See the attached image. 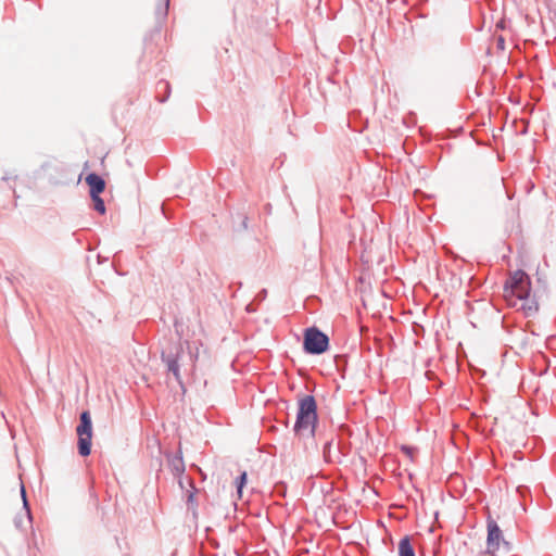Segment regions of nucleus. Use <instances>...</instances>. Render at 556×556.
Segmentation results:
<instances>
[{
  "label": "nucleus",
  "instance_id": "12",
  "mask_svg": "<svg viewBox=\"0 0 556 556\" xmlns=\"http://www.w3.org/2000/svg\"><path fill=\"white\" fill-rule=\"evenodd\" d=\"M156 92H157L156 99L162 103L165 102L169 98V94H170L169 83L164 79L159 80L156 84Z\"/></svg>",
  "mask_w": 556,
  "mask_h": 556
},
{
  "label": "nucleus",
  "instance_id": "19",
  "mask_svg": "<svg viewBox=\"0 0 556 556\" xmlns=\"http://www.w3.org/2000/svg\"><path fill=\"white\" fill-rule=\"evenodd\" d=\"M169 0H164V4L156 9V14L166 16L168 12Z\"/></svg>",
  "mask_w": 556,
  "mask_h": 556
},
{
  "label": "nucleus",
  "instance_id": "27",
  "mask_svg": "<svg viewBox=\"0 0 556 556\" xmlns=\"http://www.w3.org/2000/svg\"><path fill=\"white\" fill-rule=\"evenodd\" d=\"M488 556H494V555H488Z\"/></svg>",
  "mask_w": 556,
  "mask_h": 556
},
{
  "label": "nucleus",
  "instance_id": "17",
  "mask_svg": "<svg viewBox=\"0 0 556 556\" xmlns=\"http://www.w3.org/2000/svg\"><path fill=\"white\" fill-rule=\"evenodd\" d=\"M274 492L279 496H286L287 493V485L285 482L279 481L274 485Z\"/></svg>",
  "mask_w": 556,
  "mask_h": 556
},
{
  "label": "nucleus",
  "instance_id": "8",
  "mask_svg": "<svg viewBox=\"0 0 556 556\" xmlns=\"http://www.w3.org/2000/svg\"><path fill=\"white\" fill-rule=\"evenodd\" d=\"M333 439L327 440L323 446V457L327 464H341V454L332 450Z\"/></svg>",
  "mask_w": 556,
  "mask_h": 556
},
{
  "label": "nucleus",
  "instance_id": "2",
  "mask_svg": "<svg viewBox=\"0 0 556 556\" xmlns=\"http://www.w3.org/2000/svg\"><path fill=\"white\" fill-rule=\"evenodd\" d=\"M184 357L185 350L180 341L169 342L161 352V361L166 366L167 372H170L174 376L175 380L185 392V384L180 372L181 361Z\"/></svg>",
  "mask_w": 556,
  "mask_h": 556
},
{
  "label": "nucleus",
  "instance_id": "25",
  "mask_svg": "<svg viewBox=\"0 0 556 556\" xmlns=\"http://www.w3.org/2000/svg\"><path fill=\"white\" fill-rule=\"evenodd\" d=\"M426 376H427V378H428V379H432V378H433V376H434V372H432V371H427V372H426Z\"/></svg>",
  "mask_w": 556,
  "mask_h": 556
},
{
  "label": "nucleus",
  "instance_id": "20",
  "mask_svg": "<svg viewBox=\"0 0 556 556\" xmlns=\"http://www.w3.org/2000/svg\"><path fill=\"white\" fill-rule=\"evenodd\" d=\"M336 451L340 452L342 458L343 456H346L349 454V445L339 442Z\"/></svg>",
  "mask_w": 556,
  "mask_h": 556
},
{
  "label": "nucleus",
  "instance_id": "7",
  "mask_svg": "<svg viewBox=\"0 0 556 556\" xmlns=\"http://www.w3.org/2000/svg\"><path fill=\"white\" fill-rule=\"evenodd\" d=\"M85 180L89 187V195L101 194L105 189V180L97 173H89Z\"/></svg>",
  "mask_w": 556,
  "mask_h": 556
},
{
  "label": "nucleus",
  "instance_id": "26",
  "mask_svg": "<svg viewBox=\"0 0 556 556\" xmlns=\"http://www.w3.org/2000/svg\"><path fill=\"white\" fill-rule=\"evenodd\" d=\"M10 179H12V177H10V176H8V175H4V176L2 177V180H4V181H9Z\"/></svg>",
  "mask_w": 556,
  "mask_h": 556
},
{
  "label": "nucleus",
  "instance_id": "14",
  "mask_svg": "<svg viewBox=\"0 0 556 556\" xmlns=\"http://www.w3.org/2000/svg\"><path fill=\"white\" fill-rule=\"evenodd\" d=\"M247 482H248L247 471H242L235 480L237 494H238L239 498L242 497V491H243V488L247 485Z\"/></svg>",
  "mask_w": 556,
  "mask_h": 556
},
{
  "label": "nucleus",
  "instance_id": "18",
  "mask_svg": "<svg viewBox=\"0 0 556 556\" xmlns=\"http://www.w3.org/2000/svg\"><path fill=\"white\" fill-rule=\"evenodd\" d=\"M402 453H404L410 460H413L415 453L417 452V448L415 446L410 445H402L401 446Z\"/></svg>",
  "mask_w": 556,
  "mask_h": 556
},
{
  "label": "nucleus",
  "instance_id": "11",
  "mask_svg": "<svg viewBox=\"0 0 556 556\" xmlns=\"http://www.w3.org/2000/svg\"><path fill=\"white\" fill-rule=\"evenodd\" d=\"M399 556H416L409 535L403 536L399 542Z\"/></svg>",
  "mask_w": 556,
  "mask_h": 556
},
{
  "label": "nucleus",
  "instance_id": "23",
  "mask_svg": "<svg viewBox=\"0 0 556 556\" xmlns=\"http://www.w3.org/2000/svg\"><path fill=\"white\" fill-rule=\"evenodd\" d=\"M14 525L16 528L22 529L23 528V519L21 517H15Z\"/></svg>",
  "mask_w": 556,
  "mask_h": 556
},
{
  "label": "nucleus",
  "instance_id": "9",
  "mask_svg": "<svg viewBox=\"0 0 556 556\" xmlns=\"http://www.w3.org/2000/svg\"><path fill=\"white\" fill-rule=\"evenodd\" d=\"M168 466L174 476L180 477L185 472V463L181 451H178L175 455L168 457Z\"/></svg>",
  "mask_w": 556,
  "mask_h": 556
},
{
  "label": "nucleus",
  "instance_id": "10",
  "mask_svg": "<svg viewBox=\"0 0 556 556\" xmlns=\"http://www.w3.org/2000/svg\"><path fill=\"white\" fill-rule=\"evenodd\" d=\"M521 301L520 309L525 313L526 317L534 316L539 311V304L534 298L530 295L525 296V299H519Z\"/></svg>",
  "mask_w": 556,
  "mask_h": 556
},
{
  "label": "nucleus",
  "instance_id": "15",
  "mask_svg": "<svg viewBox=\"0 0 556 556\" xmlns=\"http://www.w3.org/2000/svg\"><path fill=\"white\" fill-rule=\"evenodd\" d=\"M21 496H22V500H23V508L25 509V514H26L27 520H28L29 523H31L33 516H31V511H30V507H29V503H28V500H27L26 490H25L24 484L21 485Z\"/></svg>",
  "mask_w": 556,
  "mask_h": 556
},
{
  "label": "nucleus",
  "instance_id": "5",
  "mask_svg": "<svg viewBox=\"0 0 556 556\" xmlns=\"http://www.w3.org/2000/svg\"><path fill=\"white\" fill-rule=\"evenodd\" d=\"M506 295L515 296L517 300L525 299L531 294V280L529 275L522 270H516L504 285Z\"/></svg>",
  "mask_w": 556,
  "mask_h": 556
},
{
  "label": "nucleus",
  "instance_id": "24",
  "mask_svg": "<svg viewBox=\"0 0 556 556\" xmlns=\"http://www.w3.org/2000/svg\"><path fill=\"white\" fill-rule=\"evenodd\" d=\"M497 47L500 49H504L505 48V39L502 36L498 37V39H497Z\"/></svg>",
  "mask_w": 556,
  "mask_h": 556
},
{
  "label": "nucleus",
  "instance_id": "4",
  "mask_svg": "<svg viewBox=\"0 0 556 556\" xmlns=\"http://www.w3.org/2000/svg\"><path fill=\"white\" fill-rule=\"evenodd\" d=\"M77 450L83 457L89 456L91 453L92 440V420L89 410H83L79 415V424L76 427Z\"/></svg>",
  "mask_w": 556,
  "mask_h": 556
},
{
  "label": "nucleus",
  "instance_id": "16",
  "mask_svg": "<svg viewBox=\"0 0 556 556\" xmlns=\"http://www.w3.org/2000/svg\"><path fill=\"white\" fill-rule=\"evenodd\" d=\"M239 222L237 223L233 219V230L235 231H243L248 229V217L245 215L238 214Z\"/></svg>",
  "mask_w": 556,
  "mask_h": 556
},
{
  "label": "nucleus",
  "instance_id": "13",
  "mask_svg": "<svg viewBox=\"0 0 556 556\" xmlns=\"http://www.w3.org/2000/svg\"><path fill=\"white\" fill-rule=\"evenodd\" d=\"M92 207L96 212H98L101 215H104L106 212L104 200L101 198L100 194L90 195Z\"/></svg>",
  "mask_w": 556,
  "mask_h": 556
},
{
  "label": "nucleus",
  "instance_id": "1",
  "mask_svg": "<svg viewBox=\"0 0 556 556\" xmlns=\"http://www.w3.org/2000/svg\"><path fill=\"white\" fill-rule=\"evenodd\" d=\"M318 422L317 402L314 395H303L298 401V413L293 426V432L302 437L305 431H309L311 437H315Z\"/></svg>",
  "mask_w": 556,
  "mask_h": 556
},
{
  "label": "nucleus",
  "instance_id": "21",
  "mask_svg": "<svg viewBox=\"0 0 556 556\" xmlns=\"http://www.w3.org/2000/svg\"><path fill=\"white\" fill-rule=\"evenodd\" d=\"M190 484H191V486H192V491L189 493L188 498H187V502H188L189 504H192V503L194 502V498H195L197 489H195V486L193 485V482H192V481H190Z\"/></svg>",
  "mask_w": 556,
  "mask_h": 556
},
{
  "label": "nucleus",
  "instance_id": "22",
  "mask_svg": "<svg viewBox=\"0 0 556 556\" xmlns=\"http://www.w3.org/2000/svg\"><path fill=\"white\" fill-rule=\"evenodd\" d=\"M267 296V290L266 289H262L257 295H256V299H258L260 301H263L265 300Z\"/></svg>",
  "mask_w": 556,
  "mask_h": 556
},
{
  "label": "nucleus",
  "instance_id": "6",
  "mask_svg": "<svg viewBox=\"0 0 556 556\" xmlns=\"http://www.w3.org/2000/svg\"><path fill=\"white\" fill-rule=\"evenodd\" d=\"M486 531L488 535L485 555H494V553L498 549L500 543L502 541L508 545V542L504 541L503 532L497 522L491 517H489L486 520Z\"/></svg>",
  "mask_w": 556,
  "mask_h": 556
},
{
  "label": "nucleus",
  "instance_id": "3",
  "mask_svg": "<svg viewBox=\"0 0 556 556\" xmlns=\"http://www.w3.org/2000/svg\"><path fill=\"white\" fill-rule=\"evenodd\" d=\"M329 337L316 326L303 332V351L308 355H321L329 350Z\"/></svg>",
  "mask_w": 556,
  "mask_h": 556
}]
</instances>
